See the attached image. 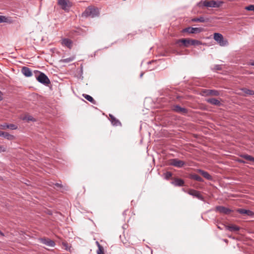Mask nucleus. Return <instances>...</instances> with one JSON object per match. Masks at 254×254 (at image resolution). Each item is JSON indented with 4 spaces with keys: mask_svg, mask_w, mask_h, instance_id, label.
<instances>
[{
    "mask_svg": "<svg viewBox=\"0 0 254 254\" xmlns=\"http://www.w3.org/2000/svg\"><path fill=\"white\" fill-rule=\"evenodd\" d=\"M223 2L221 1H215V0H201L199 2L197 3V5L198 7L201 8H203L204 7H213V8H217L219 7Z\"/></svg>",
    "mask_w": 254,
    "mask_h": 254,
    "instance_id": "obj_1",
    "label": "nucleus"
},
{
    "mask_svg": "<svg viewBox=\"0 0 254 254\" xmlns=\"http://www.w3.org/2000/svg\"><path fill=\"white\" fill-rule=\"evenodd\" d=\"M99 15V10L98 8L89 6L82 13V17H91L92 18L98 16Z\"/></svg>",
    "mask_w": 254,
    "mask_h": 254,
    "instance_id": "obj_2",
    "label": "nucleus"
},
{
    "mask_svg": "<svg viewBox=\"0 0 254 254\" xmlns=\"http://www.w3.org/2000/svg\"><path fill=\"white\" fill-rule=\"evenodd\" d=\"M213 38L220 46L224 47L228 45L227 40L224 39L223 35L220 33H215L214 34Z\"/></svg>",
    "mask_w": 254,
    "mask_h": 254,
    "instance_id": "obj_3",
    "label": "nucleus"
},
{
    "mask_svg": "<svg viewBox=\"0 0 254 254\" xmlns=\"http://www.w3.org/2000/svg\"><path fill=\"white\" fill-rule=\"evenodd\" d=\"M58 4L65 11H68L72 5L69 0H58Z\"/></svg>",
    "mask_w": 254,
    "mask_h": 254,
    "instance_id": "obj_4",
    "label": "nucleus"
},
{
    "mask_svg": "<svg viewBox=\"0 0 254 254\" xmlns=\"http://www.w3.org/2000/svg\"><path fill=\"white\" fill-rule=\"evenodd\" d=\"M38 74L36 79L40 83L45 85H47L50 83V79L45 73L39 71Z\"/></svg>",
    "mask_w": 254,
    "mask_h": 254,
    "instance_id": "obj_5",
    "label": "nucleus"
},
{
    "mask_svg": "<svg viewBox=\"0 0 254 254\" xmlns=\"http://www.w3.org/2000/svg\"><path fill=\"white\" fill-rule=\"evenodd\" d=\"M203 31V28L201 27L199 28H194V27H187L184 29H183V32H188L190 34L193 33H199Z\"/></svg>",
    "mask_w": 254,
    "mask_h": 254,
    "instance_id": "obj_6",
    "label": "nucleus"
},
{
    "mask_svg": "<svg viewBox=\"0 0 254 254\" xmlns=\"http://www.w3.org/2000/svg\"><path fill=\"white\" fill-rule=\"evenodd\" d=\"M202 95L203 96H218L219 92L216 90L204 89L202 91Z\"/></svg>",
    "mask_w": 254,
    "mask_h": 254,
    "instance_id": "obj_7",
    "label": "nucleus"
},
{
    "mask_svg": "<svg viewBox=\"0 0 254 254\" xmlns=\"http://www.w3.org/2000/svg\"><path fill=\"white\" fill-rule=\"evenodd\" d=\"M173 110L176 113H181L183 114H187L188 110L185 108L180 107L179 105H176L173 107Z\"/></svg>",
    "mask_w": 254,
    "mask_h": 254,
    "instance_id": "obj_8",
    "label": "nucleus"
},
{
    "mask_svg": "<svg viewBox=\"0 0 254 254\" xmlns=\"http://www.w3.org/2000/svg\"><path fill=\"white\" fill-rule=\"evenodd\" d=\"M170 164L171 165L177 167H182L185 164L183 161L177 159H173L171 160Z\"/></svg>",
    "mask_w": 254,
    "mask_h": 254,
    "instance_id": "obj_9",
    "label": "nucleus"
},
{
    "mask_svg": "<svg viewBox=\"0 0 254 254\" xmlns=\"http://www.w3.org/2000/svg\"><path fill=\"white\" fill-rule=\"evenodd\" d=\"M40 241L43 244L49 247H53L55 245V242L49 239H41Z\"/></svg>",
    "mask_w": 254,
    "mask_h": 254,
    "instance_id": "obj_10",
    "label": "nucleus"
},
{
    "mask_svg": "<svg viewBox=\"0 0 254 254\" xmlns=\"http://www.w3.org/2000/svg\"><path fill=\"white\" fill-rule=\"evenodd\" d=\"M188 193L190 195L197 197L200 200H203V196L201 195L199 191L197 190H191L188 192Z\"/></svg>",
    "mask_w": 254,
    "mask_h": 254,
    "instance_id": "obj_11",
    "label": "nucleus"
},
{
    "mask_svg": "<svg viewBox=\"0 0 254 254\" xmlns=\"http://www.w3.org/2000/svg\"><path fill=\"white\" fill-rule=\"evenodd\" d=\"M21 72L26 77H30L32 73L30 69L27 67L24 66L21 69Z\"/></svg>",
    "mask_w": 254,
    "mask_h": 254,
    "instance_id": "obj_12",
    "label": "nucleus"
},
{
    "mask_svg": "<svg viewBox=\"0 0 254 254\" xmlns=\"http://www.w3.org/2000/svg\"><path fill=\"white\" fill-rule=\"evenodd\" d=\"M216 210L221 213L226 214L229 213L231 211L229 208L222 206L216 207Z\"/></svg>",
    "mask_w": 254,
    "mask_h": 254,
    "instance_id": "obj_13",
    "label": "nucleus"
},
{
    "mask_svg": "<svg viewBox=\"0 0 254 254\" xmlns=\"http://www.w3.org/2000/svg\"><path fill=\"white\" fill-rule=\"evenodd\" d=\"M237 212L240 214L247 215L248 216H253L254 215V213L253 211L245 209H239L237 210Z\"/></svg>",
    "mask_w": 254,
    "mask_h": 254,
    "instance_id": "obj_14",
    "label": "nucleus"
},
{
    "mask_svg": "<svg viewBox=\"0 0 254 254\" xmlns=\"http://www.w3.org/2000/svg\"><path fill=\"white\" fill-rule=\"evenodd\" d=\"M182 43L184 46L186 47H188L190 45V39H182L178 40L177 43Z\"/></svg>",
    "mask_w": 254,
    "mask_h": 254,
    "instance_id": "obj_15",
    "label": "nucleus"
},
{
    "mask_svg": "<svg viewBox=\"0 0 254 254\" xmlns=\"http://www.w3.org/2000/svg\"><path fill=\"white\" fill-rule=\"evenodd\" d=\"M109 117L110 118V121L113 126H118L121 125L120 121L116 119V118L113 115L110 114Z\"/></svg>",
    "mask_w": 254,
    "mask_h": 254,
    "instance_id": "obj_16",
    "label": "nucleus"
},
{
    "mask_svg": "<svg viewBox=\"0 0 254 254\" xmlns=\"http://www.w3.org/2000/svg\"><path fill=\"white\" fill-rule=\"evenodd\" d=\"M198 173L201 174V175L205 179H206L208 180H212V177L206 171H204L203 170H202L201 169H198L197 171Z\"/></svg>",
    "mask_w": 254,
    "mask_h": 254,
    "instance_id": "obj_17",
    "label": "nucleus"
},
{
    "mask_svg": "<svg viewBox=\"0 0 254 254\" xmlns=\"http://www.w3.org/2000/svg\"><path fill=\"white\" fill-rule=\"evenodd\" d=\"M225 228L230 232H236L240 230V227L235 225L225 226Z\"/></svg>",
    "mask_w": 254,
    "mask_h": 254,
    "instance_id": "obj_18",
    "label": "nucleus"
},
{
    "mask_svg": "<svg viewBox=\"0 0 254 254\" xmlns=\"http://www.w3.org/2000/svg\"><path fill=\"white\" fill-rule=\"evenodd\" d=\"M62 43L63 45L66 46L68 48L70 49L72 47V42L71 40L70 39L66 38L62 40Z\"/></svg>",
    "mask_w": 254,
    "mask_h": 254,
    "instance_id": "obj_19",
    "label": "nucleus"
},
{
    "mask_svg": "<svg viewBox=\"0 0 254 254\" xmlns=\"http://www.w3.org/2000/svg\"><path fill=\"white\" fill-rule=\"evenodd\" d=\"M172 184L174 185L175 186L181 187L184 186V181L181 179H176L173 182H172Z\"/></svg>",
    "mask_w": 254,
    "mask_h": 254,
    "instance_id": "obj_20",
    "label": "nucleus"
},
{
    "mask_svg": "<svg viewBox=\"0 0 254 254\" xmlns=\"http://www.w3.org/2000/svg\"><path fill=\"white\" fill-rule=\"evenodd\" d=\"M207 102L212 105L219 106L221 105L220 102L215 98H210L206 100Z\"/></svg>",
    "mask_w": 254,
    "mask_h": 254,
    "instance_id": "obj_21",
    "label": "nucleus"
},
{
    "mask_svg": "<svg viewBox=\"0 0 254 254\" xmlns=\"http://www.w3.org/2000/svg\"><path fill=\"white\" fill-rule=\"evenodd\" d=\"M208 21V19H206V18H205L203 16H200L199 17H198V18H192L191 19V21L192 22H206Z\"/></svg>",
    "mask_w": 254,
    "mask_h": 254,
    "instance_id": "obj_22",
    "label": "nucleus"
},
{
    "mask_svg": "<svg viewBox=\"0 0 254 254\" xmlns=\"http://www.w3.org/2000/svg\"><path fill=\"white\" fill-rule=\"evenodd\" d=\"M4 138H6L8 140H12L14 138V136L9 134L8 132L3 131V135L2 136Z\"/></svg>",
    "mask_w": 254,
    "mask_h": 254,
    "instance_id": "obj_23",
    "label": "nucleus"
},
{
    "mask_svg": "<svg viewBox=\"0 0 254 254\" xmlns=\"http://www.w3.org/2000/svg\"><path fill=\"white\" fill-rule=\"evenodd\" d=\"M190 178L192 179H193L200 182H202L203 181V179L200 176L196 174L191 175Z\"/></svg>",
    "mask_w": 254,
    "mask_h": 254,
    "instance_id": "obj_24",
    "label": "nucleus"
},
{
    "mask_svg": "<svg viewBox=\"0 0 254 254\" xmlns=\"http://www.w3.org/2000/svg\"><path fill=\"white\" fill-rule=\"evenodd\" d=\"M83 96L84 97V98L85 99H86L87 100H88L90 102H91L92 103H94L95 101L91 96L87 95V94H83Z\"/></svg>",
    "mask_w": 254,
    "mask_h": 254,
    "instance_id": "obj_25",
    "label": "nucleus"
},
{
    "mask_svg": "<svg viewBox=\"0 0 254 254\" xmlns=\"http://www.w3.org/2000/svg\"><path fill=\"white\" fill-rule=\"evenodd\" d=\"M202 44V42L199 40L190 39V45L196 46Z\"/></svg>",
    "mask_w": 254,
    "mask_h": 254,
    "instance_id": "obj_26",
    "label": "nucleus"
},
{
    "mask_svg": "<svg viewBox=\"0 0 254 254\" xmlns=\"http://www.w3.org/2000/svg\"><path fill=\"white\" fill-rule=\"evenodd\" d=\"M242 90L246 94L248 95H254V91L252 90L248 89L247 88H243Z\"/></svg>",
    "mask_w": 254,
    "mask_h": 254,
    "instance_id": "obj_27",
    "label": "nucleus"
},
{
    "mask_svg": "<svg viewBox=\"0 0 254 254\" xmlns=\"http://www.w3.org/2000/svg\"><path fill=\"white\" fill-rule=\"evenodd\" d=\"M75 58L74 57H71L68 58L64 59L61 60V62L64 63H69L74 60Z\"/></svg>",
    "mask_w": 254,
    "mask_h": 254,
    "instance_id": "obj_28",
    "label": "nucleus"
},
{
    "mask_svg": "<svg viewBox=\"0 0 254 254\" xmlns=\"http://www.w3.org/2000/svg\"><path fill=\"white\" fill-rule=\"evenodd\" d=\"M242 157L243 158H245V159L247 160L251 161H252V162H254V157H252L251 155H243L242 156Z\"/></svg>",
    "mask_w": 254,
    "mask_h": 254,
    "instance_id": "obj_29",
    "label": "nucleus"
},
{
    "mask_svg": "<svg viewBox=\"0 0 254 254\" xmlns=\"http://www.w3.org/2000/svg\"><path fill=\"white\" fill-rule=\"evenodd\" d=\"M23 120H27L28 121H34V118L31 116H26L23 119Z\"/></svg>",
    "mask_w": 254,
    "mask_h": 254,
    "instance_id": "obj_30",
    "label": "nucleus"
},
{
    "mask_svg": "<svg viewBox=\"0 0 254 254\" xmlns=\"http://www.w3.org/2000/svg\"><path fill=\"white\" fill-rule=\"evenodd\" d=\"M7 128H10L11 129L14 130L17 128V127L14 124H8Z\"/></svg>",
    "mask_w": 254,
    "mask_h": 254,
    "instance_id": "obj_31",
    "label": "nucleus"
},
{
    "mask_svg": "<svg viewBox=\"0 0 254 254\" xmlns=\"http://www.w3.org/2000/svg\"><path fill=\"white\" fill-rule=\"evenodd\" d=\"M245 9L247 10L254 11V5H250L248 6H246Z\"/></svg>",
    "mask_w": 254,
    "mask_h": 254,
    "instance_id": "obj_32",
    "label": "nucleus"
},
{
    "mask_svg": "<svg viewBox=\"0 0 254 254\" xmlns=\"http://www.w3.org/2000/svg\"><path fill=\"white\" fill-rule=\"evenodd\" d=\"M97 253V254H104L103 248L102 247L98 248Z\"/></svg>",
    "mask_w": 254,
    "mask_h": 254,
    "instance_id": "obj_33",
    "label": "nucleus"
},
{
    "mask_svg": "<svg viewBox=\"0 0 254 254\" xmlns=\"http://www.w3.org/2000/svg\"><path fill=\"white\" fill-rule=\"evenodd\" d=\"M212 69H213V70H221V66L220 65L216 64L214 66V67H213Z\"/></svg>",
    "mask_w": 254,
    "mask_h": 254,
    "instance_id": "obj_34",
    "label": "nucleus"
},
{
    "mask_svg": "<svg viewBox=\"0 0 254 254\" xmlns=\"http://www.w3.org/2000/svg\"><path fill=\"white\" fill-rule=\"evenodd\" d=\"M7 127H8V124H7L0 125V129H5L6 128H7Z\"/></svg>",
    "mask_w": 254,
    "mask_h": 254,
    "instance_id": "obj_35",
    "label": "nucleus"
},
{
    "mask_svg": "<svg viewBox=\"0 0 254 254\" xmlns=\"http://www.w3.org/2000/svg\"><path fill=\"white\" fill-rule=\"evenodd\" d=\"M172 176V174L170 172H167L165 174V177L166 179H169Z\"/></svg>",
    "mask_w": 254,
    "mask_h": 254,
    "instance_id": "obj_36",
    "label": "nucleus"
},
{
    "mask_svg": "<svg viewBox=\"0 0 254 254\" xmlns=\"http://www.w3.org/2000/svg\"><path fill=\"white\" fill-rule=\"evenodd\" d=\"M6 17L4 16L0 15V23L6 21Z\"/></svg>",
    "mask_w": 254,
    "mask_h": 254,
    "instance_id": "obj_37",
    "label": "nucleus"
},
{
    "mask_svg": "<svg viewBox=\"0 0 254 254\" xmlns=\"http://www.w3.org/2000/svg\"><path fill=\"white\" fill-rule=\"evenodd\" d=\"M96 244L98 248H100V247H102L98 241L96 242Z\"/></svg>",
    "mask_w": 254,
    "mask_h": 254,
    "instance_id": "obj_38",
    "label": "nucleus"
},
{
    "mask_svg": "<svg viewBox=\"0 0 254 254\" xmlns=\"http://www.w3.org/2000/svg\"><path fill=\"white\" fill-rule=\"evenodd\" d=\"M3 135V131L0 130V136H2Z\"/></svg>",
    "mask_w": 254,
    "mask_h": 254,
    "instance_id": "obj_39",
    "label": "nucleus"
},
{
    "mask_svg": "<svg viewBox=\"0 0 254 254\" xmlns=\"http://www.w3.org/2000/svg\"><path fill=\"white\" fill-rule=\"evenodd\" d=\"M251 65L254 66V61L251 63Z\"/></svg>",
    "mask_w": 254,
    "mask_h": 254,
    "instance_id": "obj_40",
    "label": "nucleus"
},
{
    "mask_svg": "<svg viewBox=\"0 0 254 254\" xmlns=\"http://www.w3.org/2000/svg\"><path fill=\"white\" fill-rule=\"evenodd\" d=\"M143 75V73H141V74L140 75V77H142Z\"/></svg>",
    "mask_w": 254,
    "mask_h": 254,
    "instance_id": "obj_41",
    "label": "nucleus"
},
{
    "mask_svg": "<svg viewBox=\"0 0 254 254\" xmlns=\"http://www.w3.org/2000/svg\"><path fill=\"white\" fill-rule=\"evenodd\" d=\"M4 151V150H2V148H1V147H0V151Z\"/></svg>",
    "mask_w": 254,
    "mask_h": 254,
    "instance_id": "obj_42",
    "label": "nucleus"
},
{
    "mask_svg": "<svg viewBox=\"0 0 254 254\" xmlns=\"http://www.w3.org/2000/svg\"><path fill=\"white\" fill-rule=\"evenodd\" d=\"M56 185L57 186H60V184H58V183H57V184H56Z\"/></svg>",
    "mask_w": 254,
    "mask_h": 254,
    "instance_id": "obj_43",
    "label": "nucleus"
},
{
    "mask_svg": "<svg viewBox=\"0 0 254 254\" xmlns=\"http://www.w3.org/2000/svg\"><path fill=\"white\" fill-rule=\"evenodd\" d=\"M63 244L64 246H66V244L65 243H63Z\"/></svg>",
    "mask_w": 254,
    "mask_h": 254,
    "instance_id": "obj_44",
    "label": "nucleus"
}]
</instances>
